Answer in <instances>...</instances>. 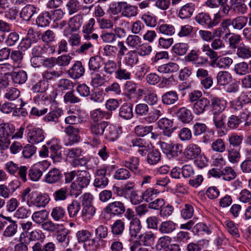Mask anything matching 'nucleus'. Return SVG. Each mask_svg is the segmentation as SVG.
<instances>
[{"mask_svg": "<svg viewBox=\"0 0 251 251\" xmlns=\"http://www.w3.org/2000/svg\"><path fill=\"white\" fill-rule=\"evenodd\" d=\"M136 214L130 209H127L126 213V217L130 220V233L133 241L130 247V251H141V226L140 225V217H141V205L135 207Z\"/></svg>", "mask_w": 251, "mask_h": 251, "instance_id": "obj_1", "label": "nucleus"}, {"mask_svg": "<svg viewBox=\"0 0 251 251\" xmlns=\"http://www.w3.org/2000/svg\"><path fill=\"white\" fill-rule=\"evenodd\" d=\"M90 179L91 175L88 171H77L76 179L71 185L72 195L77 197L81 193L82 190L89 185Z\"/></svg>", "mask_w": 251, "mask_h": 251, "instance_id": "obj_2", "label": "nucleus"}, {"mask_svg": "<svg viewBox=\"0 0 251 251\" xmlns=\"http://www.w3.org/2000/svg\"><path fill=\"white\" fill-rule=\"evenodd\" d=\"M194 20L201 26L210 29L217 26L220 23L221 16L218 12L214 14L212 17L209 13L201 12L196 15Z\"/></svg>", "mask_w": 251, "mask_h": 251, "instance_id": "obj_3", "label": "nucleus"}, {"mask_svg": "<svg viewBox=\"0 0 251 251\" xmlns=\"http://www.w3.org/2000/svg\"><path fill=\"white\" fill-rule=\"evenodd\" d=\"M15 131L14 126L10 123L0 125V151L7 149L10 144V137Z\"/></svg>", "mask_w": 251, "mask_h": 251, "instance_id": "obj_4", "label": "nucleus"}, {"mask_svg": "<svg viewBox=\"0 0 251 251\" xmlns=\"http://www.w3.org/2000/svg\"><path fill=\"white\" fill-rule=\"evenodd\" d=\"M142 139V156H145L144 161L151 165L157 164L161 160V153L156 149H152L153 147L151 142L143 145Z\"/></svg>", "mask_w": 251, "mask_h": 251, "instance_id": "obj_5", "label": "nucleus"}, {"mask_svg": "<svg viewBox=\"0 0 251 251\" xmlns=\"http://www.w3.org/2000/svg\"><path fill=\"white\" fill-rule=\"evenodd\" d=\"M85 16L84 14H78L69 19L68 26L63 30V35L68 37L73 32L77 31L85 21Z\"/></svg>", "mask_w": 251, "mask_h": 251, "instance_id": "obj_6", "label": "nucleus"}, {"mask_svg": "<svg viewBox=\"0 0 251 251\" xmlns=\"http://www.w3.org/2000/svg\"><path fill=\"white\" fill-rule=\"evenodd\" d=\"M159 146L163 152L169 159L177 156L182 151V145L179 144H174L160 142Z\"/></svg>", "mask_w": 251, "mask_h": 251, "instance_id": "obj_7", "label": "nucleus"}, {"mask_svg": "<svg viewBox=\"0 0 251 251\" xmlns=\"http://www.w3.org/2000/svg\"><path fill=\"white\" fill-rule=\"evenodd\" d=\"M200 50H192L185 56V60L196 67L203 66L208 62V59L206 57L200 56Z\"/></svg>", "mask_w": 251, "mask_h": 251, "instance_id": "obj_8", "label": "nucleus"}, {"mask_svg": "<svg viewBox=\"0 0 251 251\" xmlns=\"http://www.w3.org/2000/svg\"><path fill=\"white\" fill-rule=\"evenodd\" d=\"M50 201V197L47 194H32L27 201V205L29 207L34 206L38 208H43L47 205Z\"/></svg>", "mask_w": 251, "mask_h": 251, "instance_id": "obj_9", "label": "nucleus"}, {"mask_svg": "<svg viewBox=\"0 0 251 251\" xmlns=\"http://www.w3.org/2000/svg\"><path fill=\"white\" fill-rule=\"evenodd\" d=\"M209 99V105L211 106L212 114L222 113L226 107V100L214 95H210Z\"/></svg>", "mask_w": 251, "mask_h": 251, "instance_id": "obj_10", "label": "nucleus"}, {"mask_svg": "<svg viewBox=\"0 0 251 251\" xmlns=\"http://www.w3.org/2000/svg\"><path fill=\"white\" fill-rule=\"evenodd\" d=\"M47 145L50 151V157L54 162H59L62 157L59 140L52 138L47 142Z\"/></svg>", "mask_w": 251, "mask_h": 251, "instance_id": "obj_11", "label": "nucleus"}, {"mask_svg": "<svg viewBox=\"0 0 251 251\" xmlns=\"http://www.w3.org/2000/svg\"><path fill=\"white\" fill-rule=\"evenodd\" d=\"M158 128L161 130L162 134L167 137H171L175 130L173 120L167 118H162L157 123Z\"/></svg>", "mask_w": 251, "mask_h": 251, "instance_id": "obj_12", "label": "nucleus"}, {"mask_svg": "<svg viewBox=\"0 0 251 251\" xmlns=\"http://www.w3.org/2000/svg\"><path fill=\"white\" fill-rule=\"evenodd\" d=\"M27 138L28 142L31 144H38L42 142L44 138L43 130L39 127L28 126Z\"/></svg>", "mask_w": 251, "mask_h": 251, "instance_id": "obj_13", "label": "nucleus"}, {"mask_svg": "<svg viewBox=\"0 0 251 251\" xmlns=\"http://www.w3.org/2000/svg\"><path fill=\"white\" fill-rule=\"evenodd\" d=\"M106 168L100 169L97 170L93 183L94 186L96 188L103 189L108 185L109 180L106 176Z\"/></svg>", "mask_w": 251, "mask_h": 251, "instance_id": "obj_14", "label": "nucleus"}, {"mask_svg": "<svg viewBox=\"0 0 251 251\" xmlns=\"http://www.w3.org/2000/svg\"><path fill=\"white\" fill-rule=\"evenodd\" d=\"M64 132L68 138V141L65 143V146H71L79 140V131L78 128L69 125L65 128Z\"/></svg>", "mask_w": 251, "mask_h": 251, "instance_id": "obj_15", "label": "nucleus"}, {"mask_svg": "<svg viewBox=\"0 0 251 251\" xmlns=\"http://www.w3.org/2000/svg\"><path fill=\"white\" fill-rule=\"evenodd\" d=\"M116 9L121 12L123 16L130 17L136 15L137 8L127 4L126 2L121 1L118 2Z\"/></svg>", "mask_w": 251, "mask_h": 251, "instance_id": "obj_16", "label": "nucleus"}, {"mask_svg": "<svg viewBox=\"0 0 251 251\" xmlns=\"http://www.w3.org/2000/svg\"><path fill=\"white\" fill-rule=\"evenodd\" d=\"M74 82L67 78H62L58 80L55 88V98L58 95L61 96L65 91H70L74 87Z\"/></svg>", "mask_w": 251, "mask_h": 251, "instance_id": "obj_17", "label": "nucleus"}, {"mask_svg": "<svg viewBox=\"0 0 251 251\" xmlns=\"http://www.w3.org/2000/svg\"><path fill=\"white\" fill-rule=\"evenodd\" d=\"M209 105V100L206 98L202 97L194 102L192 107L193 112L197 115H201L208 109Z\"/></svg>", "mask_w": 251, "mask_h": 251, "instance_id": "obj_18", "label": "nucleus"}, {"mask_svg": "<svg viewBox=\"0 0 251 251\" xmlns=\"http://www.w3.org/2000/svg\"><path fill=\"white\" fill-rule=\"evenodd\" d=\"M108 126V122L103 121L100 122H91L90 129L92 134L97 137H99L104 134L105 128Z\"/></svg>", "mask_w": 251, "mask_h": 251, "instance_id": "obj_19", "label": "nucleus"}, {"mask_svg": "<svg viewBox=\"0 0 251 251\" xmlns=\"http://www.w3.org/2000/svg\"><path fill=\"white\" fill-rule=\"evenodd\" d=\"M84 72L85 69L81 62L76 61L68 70V75L71 78L76 79L83 76Z\"/></svg>", "mask_w": 251, "mask_h": 251, "instance_id": "obj_20", "label": "nucleus"}, {"mask_svg": "<svg viewBox=\"0 0 251 251\" xmlns=\"http://www.w3.org/2000/svg\"><path fill=\"white\" fill-rule=\"evenodd\" d=\"M195 7V4L193 2L186 3L180 8L178 17L182 20L189 19L193 15Z\"/></svg>", "mask_w": 251, "mask_h": 251, "instance_id": "obj_21", "label": "nucleus"}, {"mask_svg": "<svg viewBox=\"0 0 251 251\" xmlns=\"http://www.w3.org/2000/svg\"><path fill=\"white\" fill-rule=\"evenodd\" d=\"M201 152L200 147L194 143L189 144L186 148L184 153L188 160H193L200 155Z\"/></svg>", "mask_w": 251, "mask_h": 251, "instance_id": "obj_22", "label": "nucleus"}, {"mask_svg": "<svg viewBox=\"0 0 251 251\" xmlns=\"http://www.w3.org/2000/svg\"><path fill=\"white\" fill-rule=\"evenodd\" d=\"M39 8L33 4H27L21 10L20 15L21 18L25 21H29L32 16L37 14Z\"/></svg>", "mask_w": 251, "mask_h": 251, "instance_id": "obj_23", "label": "nucleus"}, {"mask_svg": "<svg viewBox=\"0 0 251 251\" xmlns=\"http://www.w3.org/2000/svg\"><path fill=\"white\" fill-rule=\"evenodd\" d=\"M179 100V95L175 90H170L164 93L161 96L162 103L171 105L176 103Z\"/></svg>", "mask_w": 251, "mask_h": 251, "instance_id": "obj_24", "label": "nucleus"}, {"mask_svg": "<svg viewBox=\"0 0 251 251\" xmlns=\"http://www.w3.org/2000/svg\"><path fill=\"white\" fill-rule=\"evenodd\" d=\"M228 26L232 25L233 28L236 30H241L243 28L247 25L248 18L246 16H238L233 19H226Z\"/></svg>", "mask_w": 251, "mask_h": 251, "instance_id": "obj_25", "label": "nucleus"}, {"mask_svg": "<svg viewBox=\"0 0 251 251\" xmlns=\"http://www.w3.org/2000/svg\"><path fill=\"white\" fill-rule=\"evenodd\" d=\"M62 177L61 171L56 168L50 170L45 176L44 180L48 184H55L60 181Z\"/></svg>", "mask_w": 251, "mask_h": 251, "instance_id": "obj_26", "label": "nucleus"}, {"mask_svg": "<svg viewBox=\"0 0 251 251\" xmlns=\"http://www.w3.org/2000/svg\"><path fill=\"white\" fill-rule=\"evenodd\" d=\"M233 63V60L229 57L219 56L213 61H211V65L214 68L226 69L229 67Z\"/></svg>", "mask_w": 251, "mask_h": 251, "instance_id": "obj_27", "label": "nucleus"}, {"mask_svg": "<svg viewBox=\"0 0 251 251\" xmlns=\"http://www.w3.org/2000/svg\"><path fill=\"white\" fill-rule=\"evenodd\" d=\"M176 116L180 122L184 124L190 123L193 119L191 110L184 106L180 107L178 109Z\"/></svg>", "mask_w": 251, "mask_h": 251, "instance_id": "obj_28", "label": "nucleus"}, {"mask_svg": "<svg viewBox=\"0 0 251 251\" xmlns=\"http://www.w3.org/2000/svg\"><path fill=\"white\" fill-rule=\"evenodd\" d=\"M63 113L61 108H56L50 110V112L43 117V121L47 123H54L55 124L59 122V118Z\"/></svg>", "mask_w": 251, "mask_h": 251, "instance_id": "obj_29", "label": "nucleus"}, {"mask_svg": "<svg viewBox=\"0 0 251 251\" xmlns=\"http://www.w3.org/2000/svg\"><path fill=\"white\" fill-rule=\"evenodd\" d=\"M48 84L44 81H40L34 84L31 90L34 93H39L34 97V100L35 101H38L40 100H43L45 97L44 93L46 91L48 87Z\"/></svg>", "mask_w": 251, "mask_h": 251, "instance_id": "obj_30", "label": "nucleus"}, {"mask_svg": "<svg viewBox=\"0 0 251 251\" xmlns=\"http://www.w3.org/2000/svg\"><path fill=\"white\" fill-rule=\"evenodd\" d=\"M165 204V201L163 199H157L152 201L150 203H142V215L145 214L148 211V209L155 210L161 209L162 206Z\"/></svg>", "mask_w": 251, "mask_h": 251, "instance_id": "obj_31", "label": "nucleus"}, {"mask_svg": "<svg viewBox=\"0 0 251 251\" xmlns=\"http://www.w3.org/2000/svg\"><path fill=\"white\" fill-rule=\"evenodd\" d=\"M120 132H121L120 128L108 123L104 135L108 140L114 141L118 137Z\"/></svg>", "mask_w": 251, "mask_h": 251, "instance_id": "obj_32", "label": "nucleus"}, {"mask_svg": "<svg viewBox=\"0 0 251 251\" xmlns=\"http://www.w3.org/2000/svg\"><path fill=\"white\" fill-rule=\"evenodd\" d=\"M156 31L159 33L168 36L173 35L176 32L175 28L173 25L164 23H161V21L159 22Z\"/></svg>", "mask_w": 251, "mask_h": 251, "instance_id": "obj_33", "label": "nucleus"}, {"mask_svg": "<svg viewBox=\"0 0 251 251\" xmlns=\"http://www.w3.org/2000/svg\"><path fill=\"white\" fill-rule=\"evenodd\" d=\"M217 84L223 86L228 84L232 79V75L230 73L226 71H222L218 72L216 76Z\"/></svg>", "mask_w": 251, "mask_h": 251, "instance_id": "obj_34", "label": "nucleus"}, {"mask_svg": "<svg viewBox=\"0 0 251 251\" xmlns=\"http://www.w3.org/2000/svg\"><path fill=\"white\" fill-rule=\"evenodd\" d=\"M245 0H230V6L238 13L244 14L247 12L248 7L245 4Z\"/></svg>", "mask_w": 251, "mask_h": 251, "instance_id": "obj_35", "label": "nucleus"}, {"mask_svg": "<svg viewBox=\"0 0 251 251\" xmlns=\"http://www.w3.org/2000/svg\"><path fill=\"white\" fill-rule=\"evenodd\" d=\"M106 208L108 212L114 215L123 214L125 211L124 204L120 201H114L109 203Z\"/></svg>", "mask_w": 251, "mask_h": 251, "instance_id": "obj_36", "label": "nucleus"}, {"mask_svg": "<svg viewBox=\"0 0 251 251\" xmlns=\"http://www.w3.org/2000/svg\"><path fill=\"white\" fill-rule=\"evenodd\" d=\"M144 95L143 101L149 105L155 104L158 100L157 95L152 90L149 89H142V95Z\"/></svg>", "mask_w": 251, "mask_h": 251, "instance_id": "obj_37", "label": "nucleus"}, {"mask_svg": "<svg viewBox=\"0 0 251 251\" xmlns=\"http://www.w3.org/2000/svg\"><path fill=\"white\" fill-rule=\"evenodd\" d=\"M194 214V204L193 203H185L181 207L180 215L184 220L192 218Z\"/></svg>", "mask_w": 251, "mask_h": 251, "instance_id": "obj_38", "label": "nucleus"}, {"mask_svg": "<svg viewBox=\"0 0 251 251\" xmlns=\"http://www.w3.org/2000/svg\"><path fill=\"white\" fill-rule=\"evenodd\" d=\"M5 226L6 227L2 234L5 237H13L17 232L18 225L15 221L10 220V222L7 223Z\"/></svg>", "mask_w": 251, "mask_h": 251, "instance_id": "obj_39", "label": "nucleus"}, {"mask_svg": "<svg viewBox=\"0 0 251 251\" xmlns=\"http://www.w3.org/2000/svg\"><path fill=\"white\" fill-rule=\"evenodd\" d=\"M31 218L36 224L42 226L48 218V212L46 210L34 212Z\"/></svg>", "mask_w": 251, "mask_h": 251, "instance_id": "obj_40", "label": "nucleus"}, {"mask_svg": "<svg viewBox=\"0 0 251 251\" xmlns=\"http://www.w3.org/2000/svg\"><path fill=\"white\" fill-rule=\"evenodd\" d=\"M119 115L124 119H130L133 117L132 105L127 103L123 104L119 109Z\"/></svg>", "mask_w": 251, "mask_h": 251, "instance_id": "obj_41", "label": "nucleus"}, {"mask_svg": "<svg viewBox=\"0 0 251 251\" xmlns=\"http://www.w3.org/2000/svg\"><path fill=\"white\" fill-rule=\"evenodd\" d=\"M96 208L93 204L84 205L81 211V216L85 221L92 218L96 213Z\"/></svg>", "mask_w": 251, "mask_h": 251, "instance_id": "obj_42", "label": "nucleus"}, {"mask_svg": "<svg viewBox=\"0 0 251 251\" xmlns=\"http://www.w3.org/2000/svg\"><path fill=\"white\" fill-rule=\"evenodd\" d=\"M11 77L14 83L22 84L25 83L27 79V75L26 72L20 70L18 72H13L11 74Z\"/></svg>", "mask_w": 251, "mask_h": 251, "instance_id": "obj_43", "label": "nucleus"}, {"mask_svg": "<svg viewBox=\"0 0 251 251\" xmlns=\"http://www.w3.org/2000/svg\"><path fill=\"white\" fill-rule=\"evenodd\" d=\"M81 209L80 202L76 200H73L68 205L67 211L70 218H75Z\"/></svg>", "mask_w": 251, "mask_h": 251, "instance_id": "obj_44", "label": "nucleus"}, {"mask_svg": "<svg viewBox=\"0 0 251 251\" xmlns=\"http://www.w3.org/2000/svg\"><path fill=\"white\" fill-rule=\"evenodd\" d=\"M236 54L239 58L248 59L251 57V48L244 44L241 45L237 48Z\"/></svg>", "mask_w": 251, "mask_h": 251, "instance_id": "obj_45", "label": "nucleus"}, {"mask_svg": "<svg viewBox=\"0 0 251 251\" xmlns=\"http://www.w3.org/2000/svg\"><path fill=\"white\" fill-rule=\"evenodd\" d=\"M51 20L50 13L49 12L45 11L38 16L36 22L39 26L45 27L49 25Z\"/></svg>", "mask_w": 251, "mask_h": 251, "instance_id": "obj_46", "label": "nucleus"}, {"mask_svg": "<svg viewBox=\"0 0 251 251\" xmlns=\"http://www.w3.org/2000/svg\"><path fill=\"white\" fill-rule=\"evenodd\" d=\"M236 176V173L231 167L226 166L222 170V178L224 180L231 181Z\"/></svg>", "mask_w": 251, "mask_h": 251, "instance_id": "obj_47", "label": "nucleus"}, {"mask_svg": "<svg viewBox=\"0 0 251 251\" xmlns=\"http://www.w3.org/2000/svg\"><path fill=\"white\" fill-rule=\"evenodd\" d=\"M240 150L239 149L232 147L228 150V159L230 163L235 164L239 161L241 158Z\"/></svg>", "mask_w": 251, "mask_h": 251, "instance_id": "obj_48", "label": "nucleus"}, {"mask_svg": "<svg viewBox=\"0 0 251 251\" xmlns=\"http://www.w3.org/2000/svg\"><path fill=\"white\" fill-rule=\"evenodd\" d=\"M102 58L100 56L96 55L90 58L88 66L90 71H98L101 67Z\"/></svg>", "mask_w": 251, "mask_h": 251, "instance_id": "obj_49", "label": "nucleus"}, {"mask_svg": "<svg viewBox=\"0 0 251 251\" xmlns=\"http://www.w3.org/2000/svg\"><path fill=\"white\" fill-rule=\"evenodd\" d=\"M42 228L47 231L54 233L58 231L59 228L62 227V225L53 223L51 220L46 221L41 226Z\"/></svg>", "mask_w": 251, "mask_h": 251, "instance_id": "obj_50", "label": "nucleus"}, {"mask_svg": "<svg viewBox=\"0 0 251 251\" xmlns=\"http://www.w3.org/2000/svg\"><path fill=\"white\" fill-rule=\"evenodd\" d=\"M176 228V224L171 221L163 222L159 227V231L162 233H170Z\"/></svg>", "mask_w": 251, "mask_h": 251, "instance_id": "obj_51", "label": "nucleus"}, {"mask_svg": "<svg viewBox=\"0 0 251 251\" xmlns=\"http://www.w3.org/2000/svg\"><path fill=\"white\" fill-rule=\"evenodd\" d=\"M192 232L195 235H199L203 233L209 234L211 232L209 227L204 223H199L194 226Z\"/></svg>", "mask_w": 251, "mask_h": 251, "instance_id": "obj_52", "label": "nucleus"}, {"mask_svg": "<svg viewBox=\"0 0 251 251\" xmlns=\"http://www.w3.org/2000/svg\"><path fill=\"white\" fill-rule=\"evenodd\" d=\"M162 114V111L159 109H155L152 113L150 112L147 116L142 117V124L154 122Z\"/></svg>", "mask_w": 251, "mask_h": 251, "instance_id": "obj_53", "label": "nucleus"}, {"mask_svg": "<svg viewBox=\"0 0 251 251\" xmlns=\"http://www.w3.org/2000/svg\"><path fill=\"white\" fill-rule=\"evenodd\" d=\"M243 140V136L242 135H239L237 134H232L228 139V141L230 145V147L232 148H236L240 149L241 145Z\"/></svg>", "mask_w": 251, "mask_h": 251, "instance_id": "obj_54", "label": "nucleus"}, {"mask_svg": "<svg viewBox=\"0 0 251 251\" xmlns=\"http://www.w3.org/2000/svg\"><path fill=\"white\" fill-rule=\"evenodd\" d=\"M66 211L65 209L61 206L54 207L51 213V216L55 221H59L65 217Z\"/></svg>", "mask_w": 251, "mask_h": 251, "instance_id": "obj_55", "label": "nucleus"}, {"mask_svg": "<svg viewBox=\"0 0 251 251\" xmlns=\"http://www.w3.org/2000/svg\"><path fill=\"white\" fill-rule=\"evenodd\" d=\"M248 67V63L243 61L235 65L234 71L238 75H245L249 73V68Z\"/></svg>", "mask_w": 251, "mask_h": 251, "instance_id": "obj_56", "label": "nucleus"}, {"mask_svg": "<svg viewBox=\"0 0 251 251\" xmlns=\"http://www.w3.org/2000/svg\"><path fill=\"white\" fill-rule=\"evenodd\" d=\"M57 232L56 240L60 243L68 244L69 242V231L68 229L60 227Z\"/></svg>", "mask_w": 251, "mask_h": 251, "instance_id": "obj_57", "label": "nucleus"}, {"mask_svg": "<svg viewBox=\"0 0 251 251\" xmlns=\"http://www.w3.org/2000/svg\"><path fill=\"white\" fill-rule=\"evenodd\" d=\"M141 55V52L139 50L130 51L126 54V61L129 65L136 64L139 60L138 55Z\"/></svg>", "mask_w": 251, "mask_h": 251, "instance_id": "obj_58", "label": "nucleus"}, {"mask_svg": "<svg viewBox=\"0 0 251 251\" xmlns=\"http://www.w3.org/2000/svg\"><path fill=\"white\" fill-rule=\"evenodd\" d=\"M213 121L215 127L218 129L225 128L224 121L226 118V115L224 114H213Z\"/></svg>", "mask_w": 251, "mask_h": 251, "instance_id": "obj_59", "label": "nucleus"}, {"mask_svg": "<svg viewBox=\"0 0 251 251\" xmlns=\"http://www.w3.org/2000/svg\"><path fill=\"white\" fill-rule=\"evenodd\" d=\"M189 49V46L184 43H179L175 44L173 47L172 50L178 55H184Z\"/></svg>", "mask_w": 251, "mask_h": 251, "instance_id": "obj_60", "label": "nucleus"}, {"mask_svg": "<svg viewBox=\"0 0 251 251\" xmlns=\"http://www.w3.org/2000/svg\"><path fill=\"white\" fill-rule=\"evenodd\" d=\"M53 196L56 201H64L68 196V189L67 187L61 188L55 191Z\"/></svg>", "mask_w": 251, "mask_h": 251, "instance_id": "obj_61", "label": "nucleus"}, {"mask_svg": "<svg viewBox=\"0 0 251 251\" xmlns=\"http://www.w3.org/2000/svg\"><path fill=\"white\" fill-rule=\"evenodd\" d=\"M81 153V150L79 148L68 149L65 151V155L66 156L67 159L70 160L80 157Z\"/></svg>", "mask_w": 251, "mask_h": 251, "instance_id": "obj_62", "label": "nucleus"}, {"mask_svg": "<svg viewBox=\"0 0 251 251\" xmlns=\"http://www.w3.org/2000/svg\"><path fill=\"white\" fill-rule=\"evenodd\" d=\"M126 43L130 46L137 50L141 47V39L138 35H129L126 40Z\"/></svg>", "mask_w": 251, "mask_h": 251, "instance_id": "obj_63", "label": "nucleus"}, {"mask_svg": "<svg viewBox=\"0 0 251 251\" xmlns=\"http://www.w3.org/2000/svg\"><path fill=\"white\" fill-rule=\"evenodd\" d=\"M238 117H240V119L244 122L245 126H249L251 125V112L246 107L241 111L238 114Z\"/></svg>", "mask_w": 251, "mask_h": 251, "instance_id": "obj_64", "label": "nucleus"}]
</instances>
